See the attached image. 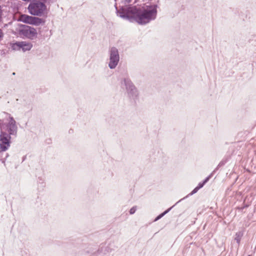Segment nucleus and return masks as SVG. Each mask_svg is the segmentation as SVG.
<instances>
[{
  "mask_svg": "<svg viewBox=\"0 0 256 256\" xmlns=\"http://www.w3.org/2000/svg\"><path fill=\"white\" fill-rule=\"evenodd\" d=\"M117 16L128 20H134L140 24H146L156 18L157 6L154 4L144 7L137 8L136 6H120L116 4Z\"/></svg>",
  "mask_w": 256,
  "mask_h": 256,
  "instance_id": "1",
  "label": "nucleus"
},
{
  "mask_svg": "<svg viewBox=\"0 0 256 256\" xmlns=\"http://www.w3.org/2000/svg\"><path fill=\"white\" fill-rule=\"evenodd\" d=\"M4 119L0 118V129L2 132L7 130L9 135H15L17 132V126L14 118L10 114H6Z\"/></svg>",
  "mask_w": 256,
  "mask_h": 256,
  "instance_id": "2",
  "label": "nucleus"
},
{
  "mask_svg": "<svg viewBox=\"0 0 256 256\" xmlns=\"http://www.w3.org/2000/svg\"><path fill=\"white\" fill-rule=\"evenodd\" d=\"M120 87L125 89L127 96L130 100L136 99L138 95V92L130 80L128 78H124L120 80Z\"/></svg>",
  "mask_w": 256,
  "mask_h": 256,
  "instance_id": "3",
  "label": "nucleus"
},
{
  "mask_svg": "<svg viewBox=\"0 0 256 256\" xmlns=\"http://www.w3.org/2000/svg\"><path fill=\"white\" fill-rule=\"evenodd\" d=\"M28 10L32 15L42 16L46 12V6L43 2H36L30 4Z\"/></svg>",
  "mask_w": 256,
  "mask_h": 256,
  "instance_id": "4",
  "label": "nucleus"
},
{
  "mask_svg": "<svg viewBox=\"0 0 256 256\" xmlns=\"http://www.w3.org/2000/svg\"><path fill=\"white\" fill-rule=\"evenodd\" d=\"M10 48L14 51L26 52L30 50L32 48L31 42L27 41H16L10 44Z\"/></svg>",
  "mask_w": 256,
  "mask_h": 256,
  "instance_id": "5",
  "label": "nucleus"
},
{
  "mask_svg": "<svg viewBox=\"0 0 256 256\" xmlns=\"http://www.w3.org/2000/svg\"><path fill=\"white\" fill-rule=\"evenodd\" d=\"M108 67L110 69H114L120 61V55L118 50L115 47L111 48L109 50Z\"/></svg>",
  "mask_w": 256,
  "mask_h": 256,
  "instance_id": "6",
  "label": "nucleus"
},
{
  "mask_svg": "<svg viewBox=\"0 0 256 256\" xmlns=\"http://www.w3.org/2000/svg\"><path fill=\"white\" fill-rule=\"evenodd\" d=\"M10 136L7 133L2 132L0 134V150L6 151L10 146Z\"/></svg>",
  "mask_w": 256,
  "mask_h": 256,
  "instance_id": "7",
  "label": "nucleus"
},
{
  "mask_svg": "<svg viewBox=\"0 0 256 256\" xmlns=\"http://www.w3.org/2000/svg\"><path fill=\"white\" fill-rule=\"evenodd\" d=\"M18 20L23 22L38 26L42 22L40 18L30 16L26 14H21L18 18Z\"/></svg>",
  "mask_w": 256,
  "mask_h": 256,
  "instance_id": "8",
  "label": "nucleus"
},
{
  "mask_svg": "<svg viewBox=\"0 0 256 256\" xmlns=\"http://www.w3.org/2000/svg\"><path fill=\"white\" fill-rule=\"evenodd\" d=\"M20 33L28 38L32 39L36 36L37 32L35 28L29 26H24L20 30Z\"/></svg>",
  "mask_w": 256,
  "mask_h": 256,
  "instance_id": "9",
  "label": "nucleus"
},
{
  "mask_svg": "<svg viewBox=\"0 0 256 256\" xmlns=\"http://www.w3.org/2000/svg\"><path fill=\"white\" fill-rule=\"evenodd\" d=\"M243 235V233L241 232H239L236 234L235 240L236 241L238 244H239L240 241V239Z\"/></svg>",
  "mask_w": 256,
  "mask_h": 256,
  "instance_id": "10",
  "label": "nucleus"
},
{
  "mask_svg": "<svg viewBox=\"0 0 256 256\" xmlns=\"http://www.w3.org/2000/svg\"><path fill=\"white\" fill-rule=\"evenodd\" d=\"M172 208H168V210H166L165 212H162V214H160L159 216H158L156 218V219L154 220V221H157L159 219H160V218H162L163 216H164L166 213H168L170 210Z\"/></svg>",
  "mask_w": 256,
  "mask_h": 256,
  "instance_id": "11",
  "label": "nucleus"
},
{
  "mask_svg": "<svg viewBox=\"0 0 256 256\" xmlns=\"http://www.w3.org/2000/svg\"><path fill=\"white\" fill-rule=\"evenodd\" d=\"M136 209L137 208L136 206L132 207L130 210V214H134L135 213L136 211Z\"/></svg>",
  "mask_w": 256,
  "mask_h": 256,
  "instance_id": "12",
  "label": "nucleus"
},
{
  "mask_svg": "<svg viewBox=\"0 0 256 256\" xmlns=\"http://www.w3.org/2000/svg\"><path fill=\"white\" fill-rule=\"evenodd\" d=\"M212 173L209 176H208L204 180V181L203 182L205 184H206L208 180H209L210 179V178H211V176H212Z\"/></svg>",
  "mask_w": 256,
  "mask_h": 256,
  "instance_id": "13",
  "label": "nucleus"
},
{
  "mask_svg": "<svg viewBox=\"0 0 256 256\" xmlns=\"http://www.w3.org/2000/svg\"><path fill=\"white\" fill-rule=\"evenodd\" d=\"M204 185V182H200L198 184V186H196V188L200 190V188H202L203 187V186Z\"/></svg>",
  "mask_w": 256,
  "mask_h": 256,
  "instance_id": "14",
  "label": "nucleus"
},
{
  "mask_svg": "<svg viewBox=\"0 0 256 256\" xmlns=\"http://www.w3.org/2000/svg\"><path fill=\"white\" fill-rule=\"evenodd\" d=\"M4 36V34L2 29H0V40H2Z\"/></svg>",
  "mask_w": 256,
  "mask_h": 256,
  "instance_id": "15",
  "label": "nucleus"
},
{
  "mask_svg": "<svg viewBox=\"0 0 256 256\" xmlns=\"http://www.w3.org/2000/svg\"><path fill=\"white\" fill-rule=\"evenodd\" d=\"M198 189L196 187L191 192V193L190 194V195H192L196 193L198 191Z\"/></svg>",
  "mask_w": 256,
  "mask_h": 256,
  "instance_id": "16",
  "label": "nucleus"
},
{
  "mask_svg": "<svg viewBox=\"0 0 256 256\" xmlns=\"http://www.w3.org/2000/svg\"><path fill=\"white\" fill-rule=\"evenodd\" d=\"M5 155V158H2V162L4 164H5L6 158L8 156V153H6Z\"/></svg>",
  "mask_w": 256,
  "mask_h": 256,
  "instance_id": "17",
  "label": "nucleus"
},
{
  "mask_svg": "<svg viewBox=\"0 0 256 256\" xmlns=\"http://www.w3.org/2000/svg\"><path fill=\"white\" fill-rule=\"evenodd\" d=\"M2 8L0 6V22L2 20Z\"/></svg>",
  "mask_w": 256,
  "mask_h": 256,
  "instance_id": "18",
  "label": "nucleus"
},
{
  "mask_svg": "<svg viewBox=\"0 0 256 256\" xmlns=\"http://www.w3.org/2000/svg\"><path fill=\"white\" fill-rule=\"evenodd\" d=\"M248 256H250V255H249Z\"/></svg>",
  "mask_w": 256,
  "mask_h": 256,
  "instance_id": "19",
  "label": "nucleus"
}]
</instances>
